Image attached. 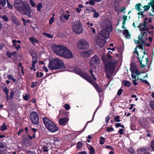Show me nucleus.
Here are the masks:
<instances>
[{
  "mask_svg": "<svg viewBox=\"0 0 154 154\" xmlns=\"http://www.w3.org/2000/svg\"><path fill=\"white\" fill-rule=\"evenodd\" d=\"M21 42V41L20 40H16L15 39H13L12 41V43H20Z\"/></svg>",
  "mask_w": 154,
  "mask_h": 154,
  "instance_id": "nucleus-59",
  "label": "nucleus"
},
{
  "mask_svg": "<svg viewBox=\"0 0 154 154\" xmlns=\"http://www.w3.org/2000/svg\"><path fill=\"white\" fill-rule=\"evenodd\" d=\"M63 17V16H60V21L61 22L63 23H65V22L64 21Z\"/></svg>",
  "mask_w": 154,
  "mask_h": 154,
  "instance_id": "nucleus-58",
  "label": "nucleus"
},
{
  "mask_svg": "<svg viewBox=\"0 0 154 154\" xmlns=\"http://www.w3.org/2000/svg\"><path fill=\"white\" fill-rule=\"evenodd\" d=\"M52 139L54 141L53 143L57 145H60L61 143L60 142V139L57 138L52 137Z\"/></svg>",
  "mask_w": 154,
  "mask_h": 154,
  "instance_id": "nucleus-20",
  "label": "nucleus"
},
{
  "mask_svg": "<svg viewBox=\"0 0 154 154\" xmlns=\"http://www.w3.org/2000/svg\"><path fill=\"white\" fill-rule=\"evenodd\" d=\"M141 7H143L140 4H137L135 6V9L137 11H140L141 12H142V9L141 8Z\"/></svg>",
  "mask_w": 154,
  "mask_h": 154,
  "instance_id": "nucleus-29",
  "label": "nucleus"
},
{
  "mask_svg": "<svg viewBox=\"0 0 154 154\" xmlns=\"http://www.w3.org/2000/svg\"><path fill=\"white\" fill-rule=\"evenodd\" d=\"M0 17L2 18L5 21H7L8 20V18L6 15H4L2 17L0 16Z\"/></svg>",
  "mask_w": 154,
  "mask_h": 154,
  "instance_id": "nucleus-53",
  "label": "nucleus"
},
{
  "mask_svg": "<svg viewBox=\"0 0 154 154\" xmlns=\"http://www.w3.org/2000/svg\"><path fill=\"white\" fill-rule=\"evenodd\" d=\"M66 47L61 45H54L53 47V50L56 54L62 57Z\"/></svg>",
  "mask_w": 154,
  "mask_h": 154,
  "instance_id": "nucleus-9",
  "label": "nucleus"
},
{
  "mask_svg": "<svg viewBox=\"0 0 154 154\" xmlns=\"http://www.w3.org/2000/svg\"><path fill=\"white\" fill-rule=\"evenodd\" d=\"M7 78L9 80H12L14 82H15L16 81V79L13 78L11 75H8L7 76Z\"/></svg>",
  "mask_w": 154,
  "mask_h": 154,
  "instance_id": "nucleus-44",
  "label": "nucleus"
},
{
  "mask_svg": "<svg viewBox=\"0 0 154 154\" xmlns=\"http://www.w3.org/2000/svg\"><path fill=\"white\" fill-rule=\"evenodd\" d=\"M11 20L13 22L15 23V24L18 25L19 24V20H17L15 17H13Z\"/></svg>",
  "mask_w": 154,
  "mask_h": 154,
  "instance_id": "nucleus-31",
  "label": "nucleus"
},
{
  "mask_svg": "<svg viewBox=\"0 0 154 154\" xmlns=\"http://www.w3.org/2000/svg\"><path fill=\"white\" fill-rule=\"evenodd\" d=\"M141 74L140 75H138L137 76V79L140 80L141 81L144 82V83L146 84H147L148 85H149V83L148 82V81L145 80L143 78L141 77L142 76V73L140 72Z\"/></svg>",
  "mask_w": 154,
  "mask_h": 154,
  "instance_id": "nucleus-25",
  "label": "nucleus"
},
{
  "mask_svg": "<svg viewBox=\"0 0 154 154\" xmlns=\"http://www.w3.org/2000/svg\"><path fill=\"white\" fill-rule=\"evenodd\" d=\"M82 146V144L81 142H79L77 143V148H81Z\"/></svg>",
  "mask_w": 154,
  "mask_h": 154,
  "instance_id": "nucleus-48",
  "label": "nucleus"
},
{
  "mask_svg": "<svg viewBox=\"0 0 154 154\" xmlns=\"http://www.w3.org/2000/svg\"><path fill=\"white\" fill-rule=\"evenodd\" d=\"M14 6L22 14L25 15L29 17H31V9L29 5L21 0H16L14 2Z\"/></svg>",
  "mask_w": 154,
  "mask_h": 154,
  "instance_id": "nucleus-2",
  "label": "nucleus"
},
{
  "mask_svg": "<svg viewBox=\"0 0 154 154\" xmlns=\"http://www.w3.org/2000/svg\"><path fill=\"white\" fill-rule=\"evenodd\" d=\"M150 147L154 151V140H152L151 142Z\"/></svg>",
  "mask_w": 154,
  "mask_h": 154,
  "instance_id": "nucleus-46",
  "label": "nucleus"
},
{
  "mask_svg": "<svg viewBox=\"0 0 154 154\" xmlns=\"http://www.w3.org/2000/svg\"><path fill=\"white\" fill-rule=\"evenodd\" d=\"M4 91L6 95L8 94L9 91L6 87L4 88Z\"/></svg>",
  "mask_w": 154,
  "mask_h": 154,
  "instance_id": "nucleus-54",
  "label": "nucleus"
},
{
  "mask_svg": "<svg viewBox=\"0 0 154 154\" xmlns=\"http://www.w3.org/2000/svg\"><path fill=\"white\" fill-rule=\"evenodd\" d=\"M54 21V17H51L49 20V24L51 25Z\"/></svg>",
  "mask_w": 154,
  "mask_h": 154,
  "instance_id": "nucleus-56",
  "label": "nucleus"
},
{
  "mask_svg": "<svg viewBox=\"0 0 154 154\" xmlns=\"http://www.w3.org/2000/svg\"><path fill=\"white\" fill-rule=\"evenodd\" d=\"M29 1L32 6L35 7L36 6V4L33 2L32 0H29Z\"/></svg>",
  "mask_w": 154,
  "mask_h": 154,
  "instance_id": "nucleus-52",
  "label": "nucleus"
},
{
  "mask_svg": "<svg viewBox=\"0 0 154 154\" xmlns=\"http://www.w3.org/2000/svg\"><path fill=\"white\" fill-rule=\"evenodd\" d=\"M75 71L76 73L79 74L84 79H85L91 84L96 88L97 91L99 92L100 101L101 103V100H102L103 98V89L98 87L96 83L91 80V77L87 73H84L83 71H82L80 69L78 68H76L75 69Z\"/></svg>",
  "mask_w": 154,
  "mask_h": 154,
  "instance_id": "nucleus-3",
  "label": "nucleus"
},
{
  "mask_svg": "<svg viewBox=\"0 0 154 154\" xmlns=\"http://www.w3.org/2000/svg\"><path fill=\"white\" fill-rule=\"evenodd\" d=\"M32 67H30L31 69H33L34 71H35V64L37 62V58L36 55H32Z\"/></svg>",
  "mask_w": 154,
  "mask_h": 154,
  "instance_id": "nucleus-16",
  "label": "nucleus"
},
{
  "mask_svg": "<svg viewBox=\"0 0 154 154\" xmlns=\"http://www.w3.org/2000/svg\"><path fill=\"white\" fill-rule=\"evenodd\" d=\"M43 121L45 127L50 131L54 132L58 131L59 129L56 125L48 119L44 117Z\"/></svg>",
  "mask_w": 154,
  "mask_h": 154,
  "instance_id": "nucleus-5",
  "label": "nucleus"
},
{
  "mask_svg": "<svg viewBox=\"0 0 154 154\" xmlns=\"http://www.w3.org/2000/svg\"><path fill=\"white\" fill-rule=\"evenodd\" d=\"M30 120L32 123L34 125H37L39 123V117L35 112H32L30 115Z\"/></svg>",
  "mask_w": 154,
  "mask_h": 154,
  "instance_id": "nucleus-11",
  "label": "nucleus"
},
{
  "mask_svg": "<svg viewBox=\"0 0 154 154\" xmlns=\"http://www.w3.org/2000/svg\"><path fill=\"white\" fill-rule=\"evenodd\" d=\"M96 41L97 44L101 47L103 46L105 44V39L100 36L97 37Z\"/></svg>",
  "mask_w": 154,
  "mask_h": 154,
  "instance_id": "nucleus-14",
  "label": "nucleus"
},
{
  "mask_svg": "<svg viewBox=\"0 0 154 154\" xmlns=\"http://www.w3.org/2000/svg\"><path fill=\"white\" fill-rule=\"evenodd\" d=\"M141 74L140 75H138L137 76V79L140 80L141 81L144 82V83L146 84H147L148 85H149V83L148 82V81L145 80L143 78L141 77L142 76V73L140 72Z\"/></svg>",
  "mask_w": 154,
  "mask_h": 154,
  "instance_id": "nucleus-23",
  "label": "nucleus"
},
{
  "mask_svg": "<svg viewBox=\"0 0 154 154\" xmlns=\"http://www.w3.org/2000/svg\"><path fill=\"white\" fill-rule=\"evenodd\" d=\"M123 83L124 85L128 87H129L130 85V83L127 80H124L123 81Z\"/></svg>",
  "mask_w": 154,
  "mask_h": 154,
  "instance_id": "nucleus-33",
  "label": "nucleus"
},
{
  "mask_svg": "<svg viewBox=\"0 0 154 154\" xmlns=\"http://www.w3.org/2000/svg\"><path fill=\"white\" fill-rule=\"evenodd\" d=\"M0 4L3 7H4L6 4V0H0Z\"/></svg>",
  "mask_w": 154,
  "mask_h": 154,
  "instance_id": "nucleus-36",
  "label": "nucleus"
},
{
  "mask_svg": "<svg viewBox=\"0 0 154 154\" xmlns=\"http://www.w3.org/2000/svg\"><path fill=\"white\" fill-rule=\"evenodd\" d=\"M141 74L140 75H138L137 76V79L140 80L141 81L144 82V83L146 84H147L148 85H149V83L148 82V81L145 80L143 78L141 77L142 76V73L140 72Z\"/></svg>",
  "mask_w": 154,
  "mask_h": 154,
  "instance_id": "nucleus-22",
  "label": "nucleus"
},
{
  "mask_svg": "<svg viewBox=\"0 0 154 154\" xmlns=\"http://www.w3.org/2000/svg\"><path fill=\"white\" fill-rule=\"evenodd\" d=\"M7 2L8 6V8L11 9H12L13 8L12 5L10 3L8 0H7Z\"/></svg>",
  "mask_w": 154,
  "mask_h": 154,
  "instance_id": "nucleus-57",
  "label": "nucleus"
},
{
  "mask_svg": "<svg viewBox=\"0 0 154 154\" xmlns=\"http://www.w3.org/2000/svg\"><path fill=\"white\" fill-rule=\"evenodd\" d=\"M0 130L1 131H3L7 129V127L6 126L5 123H3L2 125L0 126Z\"/></svg>",
  "mask_w": 154,
  "mask_h": 154,
  "instance_id": "nucleus-28",
  "label": "nucleus"
},
{
  "mask_svg": "<svg viewBox=\"0 0 154 154\" xmlns=\"http://www.w3.org/2000/svg\"><path fill=\"white\" fill-rule=\"evenodd\" d=\"M70 16V14H69L64 13L63 15L64 18L66 19V21L68 20Z\"/></svg>",
  "mask_w": 154,
  "mask_h": 154,
  "instance_id": "nucleus-35",
  "label": "nucleus"
},
{
  "mask_svg": "<svg viewBox=\"0 0 154 154\" xmlns=\"http://www.w3.org/2000/svg\"><path fill=\"white\" fill-rule=\"evenodd\" d=\"M92 53V51L89 50L83 51L81 53L82 55L84 57H87L90 56Z\"/></svg>",
  "mask_w": 154,
  "mask_h": 154,
  "instance_id": "nucleus-17",
  "label": "nucleus"
},
{
  "mask_svg": "<svg viewBox=\"0 0 154 154\" xmlns=\"http://www.w3.org/2000/svg\"><path fill=\"white\" fill-rule=\"evenodd\" d=\"M95 2L94 0H91L89 2H86V5L90 4L91 5L93 6L95 4Z\"/></svg>",
  "mask_w": 154,
  "mask_h": 154,
  "instance_id": "nucleus-34",
  "label": "nucleus"
},
{
  "mask_svg": "<svg viewBox=\"0 0 154 154\" xmlns=\"http://www.w3.org/2000/svg\"><path fill=\"white\" fill-rule=\"evenodd\" d=\"M72 27L73 31L77 34L82 33L84 31L81 23L78 21L73 22Z\"/></svg>",
  "mask_w": 154,
  "mask_h": 154,
  "instance_id": "nucleus-8",
  "label": "nucleus"
},
{
  "mask_svg": "<svg viewBox=\"0 0 154 154\" xmlns=\"http://www.w3.org/2000/svg\"><path fill=\"white\" fill-rule=\"evenodd\" d=\"M111 31V28L109 27L106 30L104 29L102 30L100 32V34L101 37H102L103 38L105 39V38H108L109 36V31Z\"/></svg>",
  "mask_w": 154,
  "mask_h": 154,
  "instance_id": "nucleus-13",
  "label": "nucleus"
},
{
  "mask_svg": "<svg viewBox=\"0 0 154 154\" xmlns=\"http://www.w3.org/2000/svg\"><path fill=\"white\" fill-rule=\"evenodd\" d=\"M102 60L105 63V66L106 68V76L108 79H110L112 76V73L114 71V64L108 63L107 64L106 63L105 60L103 59V57H102Z\"/></svg>",
  "mask_w": 154,
  "mask_h": 154,
  "instance_id": "nucleus-7",
  "label": "nucleus"
},
{
  "mask_svg": "<svg viewBox=\"0 0 154 154\" xmlns=\"http://www.w3.org/2000/svg\"><path fill=\"white\" fill-rule=\"evenodd\" d=\"M23 99L27 101L29 99V95L28 94H25L23 95Z\"/></svg>",
  "mask_w": 154,
  "mask_h": 154,
  "instance_id": "nucleus-37",
  "label": "nucleus"
},
{
  "mask_svg": "<svg viewBox=\"0 0 154 154\" xmlns=\"http://www.w3.org/2000/svg\"><path fill=\"white\" fill-rule=\"evenodd\" d=\"M6 54L8 57H11L12 56L11 53L9 51L7 52Z\"/></svg>",
  "mask_w": 154,
  "mask_h": 154,
  "instance_id": "nucleus-64",
  "label": "nucleus"
},
{
  "mask_svg": "<svg viewBox=\"0 0 154 154\" xmlns=\"http://www.w3.org/2000/svg\"><path fill=\"white\" fill-rule=\"evenodd\" d=\"M64 108L66 110H68L70 109V107L69 105L67 104H66L64 106Z\"/></svg>",
  "mask_w": 154,
  "mask_h": 154,
  "instance_id": "nucleus-49",
  "label": "nucleus"
},
{
  "mask_svg": "<svg viewBox=\"0 0 154 154\" xmlns=\"http://www.w3.org/2000/svg\"><path fill=\"white\" fill-rule=\"evenodd\" d=\"M141 74L140 75H138L137 76V79L140 80L141 81L144 82V83L146 84H147L148 85H149V83L148 82V81L145 80L143 78L141 77L142 76V73L140 72Z\"/></svg>",
  "mask_w": 154,
  "mask_h": 154,
  "instance_id": "nucleus-21",
  "label": "nucleus"
},
{
  "mask_svg": "<svg viewBox=\"0 0 154 154\" xmlns=\"http://www.w3.org/2000/svg\"><path fill=\"white\" fill-rule=\"evenodd\" d=\"M90 154H94V149L92 146H90L89 148Z\"/></svg>",
  "mask_w": 154,
  "mask_h": 154,
  "instance_id": "nucleus-39",
  "label": "nucleus"
},
{
  "mask_svg": "<svg viewBox=\"0 0 154 154\" xmlns=\"http://www.w3.org/2000/svg\"><path fill=\"white\" fill-rule=\"evenodd\" d=\"M109 119V116L108 115L105 118V122L106 123H108Z\"/></svg>",
  "mask_w": 154,
  "mask_h": 154,
  "instance_id": "nucleus-63",
  "label": "nucleus"
},
{
  "mask_svg": "<svg viewBox=\"0 0 154 154\" xmlns=\"http://www.w3.org/2000/svg\"><path fill=\"white\" fill-rule=\"evenodd\" d=\"M141 74L140 75H138L137 76V79L140 80L141 81L144 82V83L146 84H147L148 85H149V83L148 82V81L145 80L143 78L141 77L142 76V73L140 72Z\"/></svg>",
  "mask_w": 154,
  "mask_h": 154,
  "instance_id": "nucleus-24",
  "label": "nucleus"
},
{
  "mask_svg": "<svg viewBox=\"0 0 154 154\" xmlns=\"http://www.w3.org/2000/svg\"><path fill=\"white\" fill-rule=\"evenodd\" d=\"M120 118L119 116H117L115 117L114 118V120L116 122H120L121 121L120 120Z\"/></svg>",
  "mask_w": 154,
  "mask_h": 154,
  "instance_id": "nucleus-45",
  "label": "nucleus"
},
{
  "mask_svg": "<svg viewBox=\"0 0 154 154\" xmlns=\"http://www.w3.org/2000/svg\"><path fill=\"white\" fill-rule=\"evenodd\" d=\"M140 125L144 128H146L148 125V122L145 119H142L140 120Z\"/></svg>",
  "mask_w": 154,
  "mask_h": 154,
  "instance_id": "nucleus-18",
  "label": "nucleus"
},
{
  "mask_svg": "<svg viewBox=\"0 0 154 154\" xmlns=\"http://www.w3.org/2000/svg\"><path fill=\"white\" fill-rule=\"evenodd\" d=\"M64 64L60 60L55 58L51 60L49 63L48 67L52 70H56L64 68Z\"/></svg>",
  "mask_w": 154,
  "mask_h": 154,
  "instance_id": "nucleus-4",
  "label": "nucleus"
},
{
  "mask_svg": "<svg viewBox=\"0 0 154 154\" xmlns=\"http://www.w3.org/2000/svg\"><path fill=\"white\" fill-rule=\"evenodd\" d=\"M150 105L152 109L154 110V101H151L150 102Z\"/></svg>",
  "mask_w": 154,
  "mask_h": 154,
  "instance_id": "nucleus-47",
  "label": "nucleus"
},
{
  "mask_svg": "<svg viewBox=\"0 0 154 154\" xmlns=\"http://www.w3.org/2000/svg\"><path fill=\"white\" fill-rule=\"evenodd\" d=\"M146 149L145 148H142L137 150L138 154H146Z\"/></svg>",
  "mask_w": 154,
  "mask_h": 154,
  "instance_id": "nucleus-27",
  "label": "nucleus"
},
{
  "mask_svg": "<svg viewBox=\"0 0 154 154\" xmlns=\"http://www.w3.org/2000/svg\"><path fill=\"white\" fill-rule=\"evenodd\" d=\"M43 74L41 72H37V77H41L43 76Z\"/></svg>",
  "mask_w": 154,
  "mask_h": 154,
  "instance_id": "nucleus-55",
  "label": "nucleus"
},
{
  "mask_svg": "<svg viewBox=\"0 0 154 154\" xmlns=\"http://www.w3.org/2000/svg\"><path fill=\"white\" fill-rule=\"evenodd\" d=\"M130 70L131 72V77L134 79L133 80V83L134 85H137L138 83L136 82V81H137V78H136V76L140 75V72H139L135 64L133 63L131 64V67Z\"/></svg>",
  "mask_w": 154,
  "mask_h": 154,
  "instance_id": "nucleus-6",
  "label": "nucleus"
},
{
  "mask_svg": "<svg viewBox=\"0 0 154 154\" xmlns=\"http://www.w3.org/2000/svg\"><path fill=\"white\" fill-rule=\"evenodd\" d=\"M77 48L80 49H87L88 48L89 45L87 42L84 40H79L77 44Z\"/></svg>",
  "mask_w": 154,
  "mask_h": 154,
  "instance_id": "nucleus-10",
  "label": "nucleus"
},
{
  "mask_svg": "<svg viewBox=\"0 0 154 154\" xmlns=\"http://www.w3.org/2000/svg\"><path fill=\"white\" fill-rule=\"evenodd\" d=\"M29 40L33 44H35V43H38V41L37 39L33 37L29 38Z\"/></svg>",
  "mask_w": 154,
  "mask_h": 154,
  "instance_id": "nucleus-30",
  "label": "nucleus"
},
{
  "mask_svg": "<svg viewBox=\"0 0 154 154\" xmlns=\"http://www.w3.org/2000/svg\"><path fill=\"white\" fill-rule=\"evenodd\" d=\"M123 34L125 36V37L126 39H129L130 38V35L129 33L128 30L127 29L124 30Z\"/></svg>",
  "mask_w": 154,
  "mask_h": 154,
  "instance_id": "nucleus-26",
  "label": "nucleus"
},
{
  "mask_svg": "<svg viewBox=\"0 0 154 154\" xmlns=\"http://www.w3.org/2000/svg\"><path fill=\"white\" fill-rule=\"evenodd\" d=\"M146 22H144L143 27L142 26H140V30L142 31L141 34L138 36V40H134L136 43H139L138 47L135 48L134 52L137 54L138 58L140 59L143 58L145 54V52L143 49V45H144L147 39V32L148 29L146 27Z\"/></svg>",
  "mask_w": 154,
  "mask_h": 154,
  "instance_id": "nucleus-1",
  "label": "nucleus"
},
{
  "mask_svg": "<svg viewBox=\"0 0 154 154\" xmlns=\"http://www.w3.org/2000/svg\"><path fill=\"white\" fill-rule=\"evenodd\" d=\"M68 120L66 118L60 119L59 121V123L60 125L64 126L66 125V123Z\"/></svg>",
  "mask_w": 154,
  "mask_h": 154,
  "instance_id": "nucleus-19",
  "label": "nucleus"
},
{
  "mask_svg": "<svg viewBox=\"0 0 154 154\" xmlns=\"http://www.w3.org/2000/svg\"><path fill=\"white\" fill-rule=\"evenodd\" d=\"M92 11L94 12L93 15V17L95 18H97L99 16V14L94 10H93Z\"/></svg>",
  "mask_w": 154,
  "mask_h": 154,
  "instance_id": "nucleus-38",
  "label": "nucleus"
},
{
  "mask_svg": "<svg viewBox=\"0 0 154 154\" xmlns=\"http://www.w3.org/2000/svg\"><path fill=\"white\" fill-rule=\"evenodd\" d=\"M100 63V60L98 57L96 55H95L90 60V66L92 68H94L95 67L94 65L99 64Z\"/></svg>",
  "mask_w": 154,
  "mask_h": 154,
  "instance_id": "nucleus-12",
  "label": "nucleus"
},
{
  "mask_svg": "<svg viewBox=\"0 0 154 154\" xmlns=\"http://www.w3.org/2000/svg\"><path fill=\"white\" fill-rule=\"evenodd\" d=\"M42 7V4L41 3H39L37 4V10L38 11H40L41 8Z\"/></svg>",
  "mask_w": 154,
  "mask_h": 154,
  "instance_id": "nucleus-41",
  "label": "nucleus"
},
{
  "mask_svg": "<svg viewBox=\"0 0 154 154\" xmlns=\"http://www.w3.org/2000/svg\"><path fill=\"white\" fill-rule=\"evenodd\" d=\"M105 138L104 137H100V143L101 145L104 144Z\"/></svg>",
  "mask_w": 154,
  "mask_h": 154,
  "instance_id": "nucleus-42",
  "label": "nucleus"
},
{
  "mask_svg": "<svg viewBox=\"0 0 154 154\" xmlns=\"http://www.w3.org/2000/svg\"><path fill=\"white\" fill-rule=\"evenodd\" d=\"M65 50L62 57H63L68 58L72 57L73 55L71 51L66 47V49Z\"/></svg>",
  "mask_w": 154,
  "mask_h": 154,
  "instance_id": "nucleus-15",
  "label": "nucleus"
},
{
  "mask_svg": "<svg viewBox=\"0 0 154 154\" xmlns=\"http://www.w3.org/2000/svg\"><path fill=\"white\" fill-rule=\"evenodd\" d=\"M113 130L114 128L112 127L107 128L106 131L108 132H110L111 131H113Z\"/></svg>",
  "mask_w": 154,
  "mask_h": 154,
  "instance_id": "nucleus-50",
  "label": "nucleus"
},
{
  "mask_svg": "<svg viewBox=\"0 0 154 154\" xmlns=\"http://www.w3.org/2000/svg\"><path fill=\"white\" fill-rule=\"evenodd\" d=\"M43 34L49 38H51L53 37V36L51 34L45 32H43Z\"/></svg>",
  "mask_w": 154,
  "mask_h": 154,
  "instance_id": "nucleus-43",
  "label": "nucleus"
},
{
  "mask_svg": "<svg viewBox=\"0 0 154 154\" xmlns=\"http://www.w3.org/2000/svg\"><path fill=\"white\" fill-rule=\"evenodd\" d=\"M14 95V91H12L11 92V94L10 96V98L11 99L13 98V97Z\"/></svg>",
  "mask_w": 154,
  "mask_h": 154,
  "instance_id": "nucleus-62",
  "label": "nucleus"
},
{
  "mask_svg": "<svg viewBox=\"0 0 154 154\" xmlns=\"http://www.w3.org/2000/svg\"><path fill=\"white\" fill-rule=\"evenodd\" d=\"M5 146L3 143L0 142V148L2 149H3L5 147Z\"/></svg>",
  "mask_w": 154,
  "mask_h": 154,
  "instance_id": "nucleus-60",
  "label": "nucleus"
},
{
  "mask_svg": "<svg viewBox=\"0 0 154 154\" xmlns=\"http://www.w3.org/2000/svg\"><path fill=\"white\" fill-rule=\"evenodd\" d=\"M127 16L126 15H124L123 17V22L122 24L123 25L122 27L123 28L124 27V25L125 23V21L127 19Z\"/></svg>",
  "mask_w": 154,
  "mask_h": 154,
  "instance_id": "nucleus-32",
  "label": "nucleus"
},
{
  "mask_svg": "<svg viewBox=\"0 0 154 154\" xmlns=\"http://www.w3.org/2000/svg\"><path fill=\"white\" fill-rule=\"evenodd\" d=\"M90 29L91 30V32L93 34H95L96 33V30L94 28L91 27L90 28Z\"/></svg>",
  "mask_w": 154,
  "mask_h": 154,
  "instance_id": "nucleus-61",
  "label": "nucleus"
},
{
  "mask_svg": "<svg viewBox=\"0 0 154 154\" xmlns=\"http://www.w3.org/2000/svg\"><path fill=\"white\" fill-rule=\"evenodd\" d=\"M142 8H143L144 11H146L149 9L150 8V6L149 5H146L145 6L143 7Z\"/></svg>",
  "mask_w": 154,
  "mask_h": 154,
  "instance_id": "nucleus-51",
  "label": "nucleus"
},
{
  "mask_svg": "<svg viewBox=\"0 0 154 154\" xmlns=\"http://www.w3.org/2000/svg\"><path fill=\"white\" fill-rule=\"evenodd\" d=\"M150 4L151 5L152 8V12L154 13V1L151 2ZM152 15L154 16V14H153Z\"/></svg>",
  "mask_w": 154,
  "mask_h": 154,
  "instance_id": "nucleus-40",
  "label": "nucleus"
}]
</instances>
